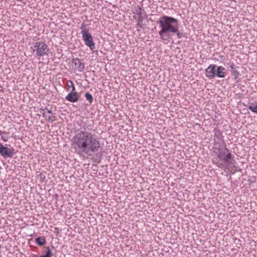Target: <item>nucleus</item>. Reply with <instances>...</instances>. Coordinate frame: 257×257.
Masks as SVG:
<instances>
[{
  "instance_id": "412c9836",
  "label": "nucleus",
  "mask_w": 257,
  "mask_h": 257,
  "mask_svg": "<svg viewBox=\"0 0 257 257\" xmlns=\"http://www.w3.org/2000/svg\"><path fill=\"white\" fill-rule=\"evenodd\" d=\"M174 35H176L178 38L180 39L182 37V34L179 32V28H177V32L175 33Z\"/></svg>"
},
{
  "instance_id": "f03ea898",
  "label": "nucleus",
  "mask_w": 257,
  "mask_h": 257,
  "mask_svg": "<svg viewBox=\"0 0 257 257\" xmlns=\"http://www.w3.org/2000/svg\"><path fill=\"white\" fill-rule=\"evenodd\" d=\"M158 24L161 29L159 32L161 39L167 40L177 32L179 28L178 21L173 17L164 16L160 18Z\"/></svg>"
},
{
  "instance_id": "6e6552de",
  "label": "nucleus",
  "mask_w": 257,
  "mask_h": 257,
  "mask_svg": "<svg viewBox=\"0 0 257 257\" xmlns=\"http://www.w3.org/2000/svg\"><path fill=\"white\" fill-rule=\"evenodd\" d=\"M215 68V65L211 64L205 69V75L207 78L213 79L215 77L216 75Z\"/></svg>"
},
{
  "instance_id": "dca6fc26",
  "label": "nucleus",
  "mask_w": 257,
  "mask_h": 257,
  "mask_svg": "<svg viewBox=\"0 0 257 257\" xmlns=\"http://www.w3.org/2000/svg\"><path fill=\"white\" fill-rule=\"evenodd\" d=\"M144 10L140 7H138L137 9H136L135 14H136L138 17H143L142 13Z\"/></svg>"
},
{
  "instance_id": "393cba45",
  "label": "nucleus",
  "mask_w": 257,
  "mask_h": 257,
  "mask_svg": "<svg viewBox=\"0 0 257 257\" xmlns=\"http://www.w3.org/2000/svg\"><path fill=\"white\" fill-rule=\"evenodd\" d=\"M137 26L138 27H139L140 28H142V23H141L140 22H137Z\"/></svg>"
},
{
  "instance_id": "a211bd4d",
  "label": "nucleus",
  "mask_w": 257,
  "mask_h": 257,
  "mask_svg": "<svg viewBox=\"0 0 257 257\" xmlns=\"http://www.w3.org/2000/svg\"><path fill=\"white\" fill-rule=\"evenodd\" d=\"M53 255L50 247H47L46 253L44 255L40 256L39 257H52Z\"/></svg>"
},
{
  "instance_id": "5701e85b",
  "label": "nucleus",
  "mask_w": 257,
  "mask_h": 257,
  "mask_svg": "<svg viewBox=\"0 0 257 257\" xmlns=\"http://www.w3.org/2000/svg\"><path fill=\"white\" fill-rule=\"evenodd\" d=\"M143 21V17H138V20L137 22H140L141 23H142Z\"/></svg>"
},
{
  "instance_id": "9b49d317",
  "label": "nucleus",
  "mask_w": 257,
  "mask_h": 257,
  "mask_svg": "<svg viewBox=\"0 0 257 257\" xmlns=\"http://www.w3.org/2000/svg\"><path fill=\"white\" fill-rule=\"evenodd\" d=\"M216 75L217 77L224 78L226 74V69L222 66H218L217 68Z\"/></svg>"
},
{
  "instance_id": "423d86ee",
  "label": "nucleus",
  "mask_w": 257,
  "mask_h": 257,
  "mask_svg": "<svg viewBox=\"0 0 257 257\" xmlns=\"http://www.w3.org/2000/svg\"><path fill=\"white\" fill-rule=\"evenodd\" d=\"M40 113L45 118L46 120L52 122L56 120V116L52 115V111L51 109H48L47 107L41 108Z\"/></svg>"
},
{
  "instance_id": "0eeeda50",
  "label": "nucleus",
  "mask_w": 257,
  "mask_h": 257,
  "mask_svg": "<svg viewBox=\"0 0 257 257\" xmlns=\"http://www.w3.org/2000/svg\"><path fill=\"white\" fill-rule=\"evenodd\" d=\"M82 40L85 44L88 46L90 50H93L95 49V44L93 40L91 35L88 33L87 34L82 35Z\"/></svg>"
},
{
  "instance_id": "ddd939ff",
  "label": "nucleus",
  "mask_w": 257,
  "mask_h": 257,
  "mask_svg": "<svg viewBox=\"0 0 257 257\" xmlns=\"http://www.w3.org/2000/svg\"><path fill=\"white\" fill-rule=\"evenodd\" d=\"M8 133L0 131V136L3 141L7 142L8 141L9 137H8Z\"/></svg>"
},
{
  "instance_id": "4468645a",
  "label": "nucleus",
  "mask_w": 257,
  "mask_h": 257,
  "mask_svg": "<svg viewBox=\"0 0 257 257\" xmlns=\"http://www.w3.org/2000/svg\"><path fill=\"white\" fill-rule=\"evenodd\" d=\"M248 109L252 112L257 113V104L256 102L251 103L247 107Z\"/></svg>"
},
{
  "instance_id": "7ed1b4c3",
  "label": "nucleus",
  "mask_w": 257,
  "mask_h": 257,
  "mask_svg": "<svg viewBox=\"0 0 257 257\" xmlns=\"http://www.w3.org/2000/svg\"><path fill=\"white\" fill-rule=\"evenodd\" d=\"M214 154L218 159L227 165H234L235 163L234 156L226 147L219 146L216 148Z\"/></svg>"
},
{
  "instance_id": "6ab92c4d",
  "label": "nucleus",
  "mask_w": 257,
  "mask_h": 257,
  "mask_svg": "<svg viewBox=\"0 0 257 257\" xmlns=\"http://www.w3.org/2000/svg\"><path fill=\"white\" fill-rule=\"evenodd\" d=\"M85 97L86 99L89 101L90 104H91L92 102L93 97L90 93H89V92H87L85 95Z\"/></svg>"
},
{
  "instance_id": "f257e3e1",
  "label": "nucleus",
  "mask_w": 257,
  "mask_h": 257,
  "mask_svg": "<svg viewBox=\"0 0 257 257\" xmlns=\"http://www.w3.org/2000/svg\"><path fill=\"white\" fill-rule=\"evenodd\" d=\"M71 147L74 152L81 156L82 154L92 156L100 148L99 139L86 129L77 132L72 138Z\"/></svg>"
},
{
  "instance_id": "20e7f679",
  "label": "nucleus",
  "mask_w": 257,
  "mask_h": 257,
  "mask_svg": "<svg viewBox=\"0 0 257 257\" xmlns=\"http://www.w3.org/2000/svg\"><path fill=\"white\" fill-rule=\"evenodd\" d=\"M30 49L32 52L35 54L36 56L39 57L48 55L49 52L48 46L43 41H38L33 43Z\"/></svg>"
},
{
  "instance_id": "39448f33",
  "label": "nucleus",
  "mask_w": 257,
  "mask_h": 257,
  "mask_svg": "<svg viewBox=\"0 0 257 257\" xmlns=\"http://www.w3.org/2000/svg\"><path fill=\"white\" fill-rule=\"evenodd\" d=\"M0 154L5 158H12L15 154V149L5 147L0 143Z\"/></svg>"
},
{
  "instance_id": "f8f14e48",
  "label": "nucleus",
  "mask_w": 257,
  "mask_h": 257,
  "mask_svg": "<svg viewBox=\"0 0 257 257\" xmlns=\"http://www.w3.org/2000/svg\"><path fill=\"white\" fill-rule=\"evenodd\" d=\"M35 242L39 245L42 246L46 243V241L45 238L44 236H42L36 238Z\"/></svg>"
},
{
  "instance_id": "2eb2a0df",
  "label": "nucleus",
  "mask_w": 257,
  "mask_h": 257,
  "mask_svg": "<svg viewBox=\"0 0 257 257\" xmlns=\"http://www.w3.org/2000/svg\"><path fill=\"white\" fill-rule=\"evenodd\" d=\"M80 29L81 30L82 35L87 34L89 33V30L86 28V25L83 23Z\"/></svg>"
},
{
  "instance_id": "1a4fd4ad",
  "label": "nucleus",
  "mask_w": 257,
  "mask_h": 257,
  "mask_svg": "<svg viewBox=\"0 0 257 257\" xmlns=\"http://www.w3.org/2000/svg\"><path fill=\"white\" fill-rule=\"evenodd\" d=\"M79 95L76 91H70L65 97V99L71 102H76L78 101Z\"/></svg>"
},
{
  "instance_id": "4be33fe9",
  "label": "nucleus",
  "mask_w": 257,
  "mask_h": 257,
  "mask_svg": "<svg viewBox=\"0 0 257 257\" xmlns=\"http://www.w3.org/2000/svg\"><path fill=\"white\" fill-rule=\"evenodd\" d=\"M228 65L232 69V70L235 69V65L233 63H229Z\"/></svg>"
},
{
  "instance_id": "aec40b11",
  "label": "nucleus",
  "mask_w": 257,
  "mask_h": 257,
  "mask_svg": "<svg viewBox=\"0 0 257 257\" xmlns=\"http://www.w3.org/2000/svg\"><path fill=\"white\" fill-rule=\"evenodd\" d=\"M231 73L235 77V78L236 79L238 75V72L236 70H231Z\"/></svg>"
},
{
  "instance_id": "b1692460",
  "label": "nucleus",
  "mask_w": 257,
  "mask_h": 257,
  "mask_svg": "<svg viewBox=\"0 0 257 257\" xmlns=\"http://www.w3.org/2000/svg\"><path fill=\"white\" fill-rule=\"evenodd\" d=\"M216 165L219 168H222V164L221 163L217 162Z\"/></svg>"
},
{
  "instance_id": "f3484780",
  "label": "nucleus",
  "mask_w": 257,
  "mask_h": 257,
  "mask_svg": "<svg viewBox=\"0 0 257 257\" xmlns=\"http://www.w3.org/2000/svg\"><path fill=\"white\" fill-rule=\"evenodd\" d=\"M67 86L68 87V89L71 88V91H76L75 87L72 81L69 80L67 82Z\"/></svg>"
},
{
  "instance_id": "9d476101",
  "label": "nucleus",
  "mask_w": 257,
  "mask_h": 257,
  "mask_svg": "<svg viewBox=\"0 0 257 257\" xmlns=\"http://www.w3.org/2000/svg\"><path fill=\"white\" fill-rule=\"evenodd\" d=\"M73 63L74 64V68L78 72H82L84 68L85 64L81 62L80 60L78 58L73 59Z\"/></svg>"
}]
</instances>
